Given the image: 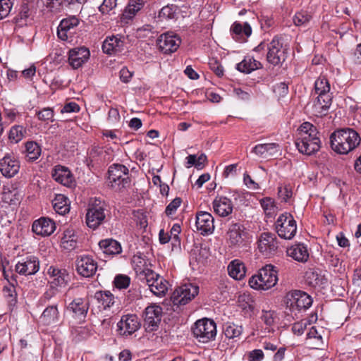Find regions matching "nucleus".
<instances>
[{"label":"nucleus","mask_w":361,"mask_h":361,"mask_svg":"<svg viewBox=\"0 0 361 361\" xmlns=\"http://www.w3.org/2000/svg\"><path fill=\"white\" fill-rule=\"evenodd\" d=\"M360 137L352 128H343L334 131L330 136L332 149L341 154H346L359 145Z\"/></svg>","instance_id":"f257e3e1"},{"label":"nucleus","mask_w":361,"mask_h":361,"mask_svg":"<svg viewBox=\"0 0 361 361\" xmlns=\"http://www.w3.org/2000/svg\"><path fill=\"white\" fill-rule=\"evenodd\" d=\"M277 281V271L275 267L267 264L261 269L257 274L249 279V285L255 290H268L274 287Z\"/></svg>","instance_id":"f03ea898"},{"label":"nucleus","mask_w":361,"mask_h":361,"mask_svg":"<svg viewBox=\"0 0 361 361\" xmlns=\"http://www.w3.org/2000/svg\"><path fill=\"white\" fill-rule=\"evenodd\" d=\"M107 185L115 191H121L130 185L128 169L120 164H114L108 170Z\"/></svg>","instance_id":"7ed1b4c3"},{"label":"nucleus","mask_w":361,"mask_h":361,"mask_svg":"<svg viewBox=\"0 0 361 361\" xmlns=\"http://www.w3.org/2000/svg\"><path fill=\"white\" fill-rule=\"evenodd\" d=\"M193 336L200 343H207L216 336V324L214 320L203 318L197 320L192 327Z\"/></svg>","instance_id":"20e7f679"},{"label":"nucleus","mask_w":361,"mask_h":361,"mask_svg":"<svg viewBox=\"0 0 361 361\" xmlns=\"http://www.w3.org/2000/svg\"><path fill=\"white\" fill-rule=\"evenodd\" d=\"M140 277L145 280L151 292L157 296H164L168 290V281L153 270L145 269L140 272Z\"/></svg>","instance_id":"39448f33"},{"label":"nucleus","mask_w":361,"mask_h":361,"mask_svg":"<svg viewBox=\"0 0 361 361\" xmlns=\"http://www.w3.org/2000/svg\"><path fill=\"white\" fill-rule=\"evenodd\" d=\"M267 61L273 66L281 64L288 56V47L284 44L279 37H274L267 45Z\"/></svg>","instance_id":"423d86ee"},{"label":"nucleus","mask_w":361,"mask_h":361,"mask_svg":"<svg viewBox=\"0 0 361 361\" xmlns=\"http://www.w3.org/2000/svg\"><path fill=\"white\" fill-rule=\"evenodd\" d=\"M106 207V204L98 199L90 205L86 214V224L89 228L95 229L104 222Z\"/></svg>","instance_id":"0eeeda50"},{"label":"nucleus","mask_w":361,"mask_h":361,"mask_svg":"<svg viewBox=\"0 0 361 361\" xmlns=\"http://www.w3.org/2000/svg\"><path fill=\"white\" fill-rule=\"evenodd\" d=\"M278 235L286 240L292 239L297 232V224L293 216L288 212L281 214L275 223Z\"/></svg>","instance_id":"6e6552de"},{"label":"nucleus","mask_w":361,"mask_h":361,"mask_svg":"<svg viewBox=\"0 0 361 361\" xmlns=\"http://www.w3.org/2000/svg\"><path fill=\"white\" fill-rule=\"evenodd\" d=\"M319 133H300L295 144L298 151L303 154L310 156L317 152L321 147V141L318 137Z\"/></svg>","instance_id":"1a4fd4ad"},{"label":"nucleus","mask_w":361,"mask_h":361,"mask_svg":"<svg viewBox=\"0 0 361 361\" xmlns=\"http://www.w3.org/2000/svg\"><path fill=\"white\" fill-rule=\"evenodd\" d=\"M284 303L291 311H300L308 309L312 304V299L305 292L296 290L286 295Z\"/></svg>","instance_id":"9d476101"},{"label":"nucleus","mask_w":361,"mask_h":361,"mask_svg":"<svg viewBox=\"0 0 361 361\" xmlns=\"http://www.w3.org/2000/svg\"><path fill=\"white\" fill-rule=\"evenodd\" d=\"M199 293V286L192 283H185L176 288L171 300L174 305H184L191 301Z\"/></svg>","instance_id":"9b49d317"},{"label":"nucleus","mask_w":361,"mask_h":361,"mask_svg":"<svg viewBox=\"0 0 361 361\" xmlns=\"http://www.w3.org/2000/svg\"><path fill=\"white\" fill-rule=\"evenodd\" d=\"M162 317V308L159 305H152L145 308L144 312V328L147 332H153L159 329Z\"/></svg>","instance_id":"f8f14e48"},{"label":"nucleus","mask_w":361,"mask_h":361,"mask_svg":"<svg viewBox=\"0 0 361 361\" xmlns=\"http://www.w3.org/2000/svg\"><path fill=\"white\" fill-rule=\"evenodd\" d=\"M227 235L230 247H241L247 238V233L244 226L240 223L230 224Z\"/></svg>","instance_id":"ddd939ff"},{"label":"nucleus","mask_w":361,"mask_h":361,"mask_svg":"<svg viewBox=\"0 0 361 361\" xmlns=\"http://www.w3.org/2000/svg\"><path fill=\"white\" fill-rule=\"evenodd\" d=\"M80 22V19L75 16H69L62 19L58 27V37L63 41L72 38Z\"/></svg>","instance_id":"4468645a"},{"label":"nucleus","mask_w":361,"mask_h":361,"mask_svg":"<svg viewBox=\"0 0 361 361\" xmlns=\"http://www.w3.org/2000/svg\"><path fill=\"white\" fill-rule=\"evenodd\" d=\"M76 271L83 277L92 276L97 270V263L90 255L80 256L75 261Z\"/></svg>","instance_id":"2eb2a0df"},{"label":"nucleus","mask_w":361,"mask_h":361,"mask_svg":"<svg viewBox=\"0 0 361 361\" xmlns=\"http://www.w3.org/2000/svg\"><path fill=\"white\" fill-rule=\"evenodd\" d=\"M181 43L180 38L173 33H164L157 39L159 49L164 54H171L177 51Z\"/></svg>","instance_id":"dca6fc26"},{"label":"nucleus","mask_w":361,"mask_h":361,"mask_svg":"<svg viewBox=\"0 0 361 361\" xmlns=\"http://www.w3.org/2000/svg\"><path fill=\"white\" fill-rule=\"evenodd\" d=\"M39 269V261L34 255H30L21 259L16 264L15 269L21 275L28 276L35 274Z\"/></svg>","instance_id":"f3484780"},{"label":"nucleus","mask_w":361,"mask_h":361,"mask_svg":"<svg viewBox=\"0 0 361 361\" xmlns=\"http://www.w3.org/2000/svg\"><path fill=\"white\" fill-rule=\"evenodd\" d=\"M214 222V219L210 213L203 211L197 212L195 226L202 235H207L213 233Z\"/></svg>","instance_id":"a211bd4d"},{"label":"nucleus","mask_w":361,"mask_h":361,"mask_svg":"<svg viewBox=\"0 0 361 361\" xmlns=\"http://www.w3.org/2000/svg\"><path fill=\"white\" fill-rule=\"evenodd\" d=\"M20 169V162L11 154L5 155L0 159V171L2 175L7 178L13 177Z\"/></svg>","instance_id":"6ab92c4d"},{"label":"nucleus","mask_w":361,"mask_h":361,"mask_svg":"<svg viewBox=\"0 0 361 361\" xmlns=\"http://www.w3.org/2000/svg\"><path fill=\"white\" fill-rule=\"evenodd\" d=\"M258 248L262 253L266 255L274 252L278 248L276 235L269 232L262 233L258 240Z\"/></svg>","instance_id":"aec40b11"},{"label":"nucleus","mask_w":361,"mask_h":361,"mask_svg":"<svg viewBox=\"0 0 361 361\" xmlns=\"http://www.w3.org/2000/svg\"><path fill=\"white\" fill-rule=\"evenodd\" d=\"M56 229L55 222L49 218L41 217L35 220L32 226V231L42 236H49L52 234Z\"/></svg>","instance_id":"412c9836"},{"label":"nucleus","mask_w":361,"mask_h":361,"mask_svg":"<svg viewBox=\"0 0 361 361\" xmlns=\"http://www.w3.org/2000/svg\"><path fill=\"white\" fill-rule=\"evenodd\" d=\"M121 334L130 335L140 326L138 318L135 314L124 315L117 324Z\"/></svg>","instance_id":"4be33fe9"},{"label":"nucleus","mask_w":361,"mask_h":361,"mask_svg":"<svg viewBox=\"0 0 361 361\" xmlns=\"http://www.w3.org/2000/svg\"><path fill=\"white\" fill-rule=\"evenodd\" d=\"M90 55L89 49L84 47L73 49L69 51V64L77 69L89 59Z\"/></svg>","instance_id":"5701e85b"},{"label":"nucleus","mask_w":361,"mask_h":361,"mask_svg":"<svg viewBox=\"0 0 361 361\" xmlns=\"http://www.w3.org/2000/svg\"><path fill=\"white\" fill-rule=\"evenodd\" d=\"M51 175L56 182L65 186L71 188L73 185V176L67 167L61 165L56 166L53 169Z\"/></svg>","instance_id":"b1692460"},{"label":"nucleus","mask_w":361,"mask_h":361,"mask_svg":"<svg viewBox=\"0 0 361 361\" xmlns=\"http://www.w3.org/2000/svg\"><path fill=\"white\" fill-rule=\"evenodd\" d=\"M47 274L53 278L51 281L54 286L64 287L70 281V276L68 271L65 269H59L55 267H50L48 269Z\"/></svg>","instance_id":"393cba45"},{"label":"nucleus","mask_w":361,"mask_h":361,"mask_svg":"<svg viewBox=\"0 0 361 361\" xmlns=\"http://www.w3.org/2000/svg\"><path fill=\"white\" fill-rule=\"evenodd\" d=\"M331 94L318 95L312 104V111L315 116H322L327 114L328 110L331 105Z\"/></svg>","instance_id":"a878e982"},{"label":"nucleus","mask_w":361,"mask_h":361,"mask_svg":"<svg viewBox=\"0 0 361 361\" xmlns=\"http://www.w3.org/2000/svg\"><path fill=\"white\" fill-rule=\"evenodd\" d=\"M213 208L216 214L226 217L233 212L232 201L226 197H216L213 201Z\"/></svg>","instance_id":"bb28decb"},{"label":"nucleus","mask_w":361,"mask_h":361,"mask_svg":"<svg viewBox=\"0 0 361 361\" xmlns=\"http://www.w3.org/2000/svg\"><path fill=\"white\" fill-rule=\"evenodd\" d=\"M145 2V0H129L127 6L121 14V22L128 23L143 8Z\"/></svg>","instance_id":"cd10ccee"},{"label":"nucleus","mask_w":361,"mask_h":361,"mask_svg":"<svg viewBox=\"0 0 361 361\" xmlns=\"http://www.w3.org/2000/svg\"><path fill=\"white\" fill-rule=\"evenodd\" d=\"M16 278V275H13L11 279H7L8 284L5 285L2 290L4 297L10 307H14L17 302V293L16 290V285L17 284Z\"/></svg>","instance_id":"c85d7f7f"},{"label":"nucleus","mask_w":361,"mask_h":361,"mask_svg":"<svg viewBox=\"0 0 361 361\" xmlns=\"http://www.w3.org/2000/svg\"><path fill=\"white\" fill-rule=\"evenodd\" d=\"M286 253L288 256L300 262H305L309 259L307 248L303 243L292 245L287 249Z\"/></svg>","instance_id":"c756f323"},{"label":"nucleus","mask_w":361,"mask_h":361,"mask_svg":"<svg viewBox=\"0 0 361 361\" xmlns=\"http://www.w3.org/2000/svg\"><path fill=\"white\" fill-rule=\"evenodd\" d=\"M231 32L233 39L240 42H243L245 41V37H248L251 35L252 28L247 23H245L242 25L238 22H235L231 27Z\"/></svg>","instance_id":"7c9ffc66"},{"label":"nucleus","mask_w":361,"mask_h":361,"mask_svg":"<svg viewBox=\"0 0 361 361\" xmlns=\"http://www.w3.org/2000/svg\"><path fill=\"white\" fill-rule=\"evenodd\" d=\"M68 311L72 312L74 316L78 318H85L89 310L88 302L82 298L74 299L67 307Z\"/></svg>","instance_id":"2f4dec72"},{"label":"nucleus","mask_w":361,"mask_h":361,"mask_svg":"<svg viewBox=\"0 0 361 361\" xmlns=\"http://www.w3.org/2000/svg\"><path fill=\"white\" fill-rule=\"evenodd\" d=\"M123 42L116 36L108 37L102 44V50L107 54H113L122 50Z\"/></svg>","instance_id":"473e14b6"},{"label":"nucleus","mask_w":361,"mask_h":361,"mask_svg":"<svg viewBox=\"0 0 361 361\" xmlns=\"http://www.w3.org/2000/svg\"><path fill=\"white\" fill-rule=\"evenodd\" d=\"M99 246L104 254L118 255L122 252V247L117 240L113 238H106L99 241Z\"/></svg>","instance_id":"72a5a7b5"},{"label":"nucleus","mask_w":361,"mask_h":361,"mask_svg":"<svg viewBox=\"0 0 361 361\" xmlns=\"http://www.w3.org/2000/svg\"><path fill=\"white\" fill-rule=\"evenodd\" d=\"M228 272L231 277L235 280L243 279L246 274L245 264L239 259L231 261L228 266Z\"/></svg>","instance_id":"f704fd0d"},{"label":"nucleus","mask_w":361,"mask_h":361,"mask_svg":"<svg viewBox=\"0 0 361 361\" xmlns=\"http://www.w3.org/2000/svg\"><path fill=\"white\" fill-rule=\"evenodd\" d=\"M279 147L276 143L259 144L253 147L252 152L259 157H267L276 154L279 152Z\"/></svg>","instance_id":"c9c22d12"},{"label":"nucleus","mask_w":361,"mask_h":361,"mask_svg":"<svg viewBox=\"0 0 361 361\" xmlns=\"http://www.w3.org/2000/svg\"><path fill=\"white\" fill-rule=\"evenodd\" d=\"M94 299L99 303V307L106 310L114 304V296L109 290H99L94 293Z\"/></svg>","instance_id":"e433bc0d"},{"label":"nucleus","mask_w":361,"mask_h":361,"mask_svg":"<svg viewBox=\"0 0 361 361\" xmlns=\"http://www.w3.org/2000/svg\"><path fill=\"white\" fill-rule=\"evenodd\" d=\"M59 312L57 304L49 305L41 315L42 322L47 325L56 323L59 321Z\"/></svg>","instance_id":"4c0bfd02"},{"label":"nucleus","mask_w":361,"mask_h":361,"mask_svg":"<svg viewBox=\"0 0 361 361\" xmlns=\"http://www.w3.org/2000/svg\"><path fill=\"white\" fill-rule=\"evenodd\" d=\"M238 306L247 317H251L255 312V303L250 295L243 294L238 297Z\"/></svg>","instance_id":"58836bf2"},{"label":"nucleus","mask_w":361,"mask_h":361,"mask_svg":"<svg viewBox=\"0 0 361 361\" xmlns=\"http://www.w3.org/2000/svg\"><path fill=\"white\" fill-rule=\"evenodd\" d=\"M223 331L227 338L236 341L242 335L243 327L233 322H227L223 326Z\"/></svg>","instance_id":"ea45409f"},{"label":"nucleus","mask_w":361,"mask_h":361,"mask_svg":"<svg viewBox=\"0 0 361 361\" xmlns=\"http://www.w3.org/2000/svg\"><path fill=\"white\" fill-rule=\"evenodd\" d=\"M54 210L59 214L64 215L70 210L69 200L62 194L56 195L52 201Z\"/></svg>","instance_id":"a19ab883"},{"label":"nucleus","mask_w":361,"mask_h":361,"mask_svg":"<svg viewBox=\"0 0 361 361\" xmlns=\"http://www.w3.org/2000/svg\"><path fill=\"white\" fill-rule=\"evenodd\" d=\"M260 68H262L261 63L251 57H245L236 66L237 70L244 73H250Z\"/></svg>","instance_id":"79ce46f5"},{"label":"nucleus","mask_w":361,"mask_h":361,"mask_svg":"<svg viewBox=\"0 0 361 361\" xmlns=\"http://www.w3.org/2000/svg\"><path fill=\"white\" fill-rule=\"evenodd\" d=\"M61 243L62 247L68 251L73 250L77 247V237L73 230L67 229L64 231Z\"/></svg>","instance_id":"37998d69"},{"label":"nucleus","mask_w":361,"mask_h":361,"mask_svg":"<svg viewBox=\"0 0 361 361\" xmlns=\"http://www.w3.org/2000/svg\"><path fill=\"white\" fill-rule=\"evenodd\" d=\"M26 157L30 161L37 160L41 154L40 146L34 141H28L25 143Z\"/></svg>","instance_id":"c03bdc74"},{"label":"nucleus","mask_w":361,"mask_h":361,"mask_svg":"<svg viewBox=\"0 0 361 361\" xmlns=\"http://www.w3.org/2000/svg\"><path fill=\"white\" fill-rule=\"evenodd\" d=\"M330 84L328 80L322 76L319 77L314 82V90L315 93L318 95L324 94H331L330 93Z\"/></svg>","instance_id":"a18cd8bd"},{"label":"nucleus","mask_w":361,"mask_h":361,"mask_svg":"<svg viewBox=\"0 0 361 361\" xmlns=\"http://www.w3.org/2000/svg\"><path fill=\"white\" fill-rule=\"evenodd\" d=\"M177 6L173 4H169L164 6L159 13V18L161 20L173 19L176 16Z\"/></svg>","instance_id":"49530a36"},{"label":"nucleus","mask_w":361,"mask_h":361,"mask_svg":"<svg viewBox=\"0 0 361 361\" xmlns=\"http://www.w3.org/2000/svg\"><path fill=\"white\" fill-rule=\"evenodd\" d=\"M260 204L267 216L271 217L276 211L274 201L270 197H265L260 200Z\"/></svg>","instance_id":"de8ad7c7"},{"label":"nucleus","mask_w":361,"mask_h":361,"mask_svg":"<svg viewBox=\"0 0 361 361\" xmlns=\"http://www.w3.org/2000/svg\"><path fill=\"white\" fill-rule=\"evenodd\" d=\"M311 20V14L305 11L297 12L293 19L296 26L306 25Z\"/></svg>","instance_id":"09e8293b"},{"label":"nucleus","mask_w":361,"mask_h":361,"mask_svg":"<svg viewBox=\"0 0 361 361\" xmlns=\"http://www.w3.org/2000/svg\"><path fill=\"white\" fill-rule=\"evenodd\" d=\"M307 281L312 286H322L326 282V279L316 271H309L306 274Z\"/></svg>","instance_id":"8fccbe9b"},{"label":"nucleus","mask_w":361,"mask_h":361,"mask_svg":"<svg viewBox=\"0 0 361 361\" xmlns=\"http://www.w3.org/2000/svg\"><path fill=\"white\" fill-rule=\"evenodd\" d=\"M118 0H103L102 4L99 6V12L103 15L115 13L114 10L116 9L118 3Z\"/></svg>","instance_id":"3c124183"},{"label":"nucleus","mask_w":361,"mask_h":361,"mask_svg":"<svg viewBox=\"0 0 361 361\" xmlns=\"http://www.w3.org/2000/svg\"><path fill=\"white\" fill-rule=\"evenodd\" d=\"M35 115L38 119L44 122L54 121V112L51 108L46 107L41 110L36 111Z\"/></svg>","instance_id":"603ef678"},{"label":"nucleus","mask_w":361,"mask_h":361,"mask_svg":"<svg viewBox=\"0 0 361 361\" xmlns=\"http://www.w3.org/2000/svg\"><path fill=\"white\" fill-rule=\"evenodd\" d=\"M102 147H99L97 146H93L90 149L88 155H89V160L91 163L94 164H101L102 163V157L103 152Z\"/></svg>","instance_id":"864d4df0"},{"label":"nucleus","mask_w":361,"mask_h":361,"mask_svg":"<svg viewBox=\"0 0 361 361\" xmlns=\"http://www.w3.org/2000/svg\"><path fill=\"white\" fill-rule=\"evenodd\" d=\"M9 139L16 143L23 137V128L20 126H13L9 132Z\"/></svg>","instance_id":"5fc2aeb1"},{"label":"nucleus","mask_w":361,"mask_h":361,"mask_svg":"<svg viewBox=\"0 0 361 361\" xmlns=\"http://www.w3.org/2000/svg\"><path fill=\"white\" fill-rule=\"evenodd\" d=\"M130 283V279L126 275H117L114 281V284L118 289L127 288Z\"/></svg>","instance_id":"6e6d98bb"},{"label":"nucleus","mask_w":361,"mask_h":361,"mask_svg":"<svg viewBox=\"0 0 361 361\" xmlns=\"http://www.w3.org/2000/svg\"><path fill=\"white\" fill-rule=\"evenodd\" d=\"M210 69L218 76L224 75V70L221 63L216 59H211L209 62Z\"/></svg>","instance_id":"4d7b16f0"},{"label":"nucleus","mask_w":361,"mask_h":361,"mask_svg":"<svg viewBox=\"0 0 361 361\" xmlns=\"http://www.w3.org/2000/svg\"><path fill=\"white\" fill-rule=\"evenodd\" d=\"M261 319L267 326H271L274 323L275 312L271 310H262Z\"/></svg>","instance_id":"13d9d810"},{"label":"nucleus","mask_w":361,"mask_h":361,"mask_svg":"<svg viewBox=\"0 0 361 361\" xmlns=\"http://www.w3.org/2000/svg\"><path fill=\"white\" fill-rule=\"evenodd\" d=\"M182 200L180 197H176L170 202L165 209V213L168 216H170L175 214L177 209L180 206Z\"/></svg>","instance_id":"bf43d9fd"},{"label":"nucleus","mask_w":361,"mask_h":361,"mask_svg":"<svg viewBox=\"0 0 361 361\" xmlns=\"http://www.w3.org/2000/svg\"><path fill=\"white\" fill-rule=\"evenodd\" d=\"M2 201L10 205L16 204L18 199L16 198V193L8 190L2 192Z\"/></svg>","instance_id":"052dcab7"},{"label":"nucleus","mask_w":361,"mask_h":361,"mask_svg":"<svg viewBox=\"0 0 361 361\" xmlns=\"http://www.w3.org/2000/svg\"><path fill=\"white\" fill-rule=\"evenodd\" d=\"M12 6L11 0H0V12L3 18L9 14Z\"/></svg>","instance_id":"680f3d73"},{"label":"nucleus","mask_w":361,"mask_h":361,"mask_svg":"<svg viewBox=\"0 0 361 361\" xmlns=\"http://www.w3.org/2000/svg\"><path fill=\"white\" fill-rule=\"evenodd\" d=\"M264 357V353L260 349H255L247 353L248 361H262Z\"/></svg>","instance_id":"e2e57ef3"},{"label":"nucleus","mask_w":361,"mask_h":361,"mask_svg":"<svg viewBox=\"0 0 361 361\" xmlns=\"http://www.w3.org/2000/svg\"><path fill=\"white\" fill-rule=\"evenodd\" d=\"M87 0H63V6L70 9H76L82 8V6Z\"/></svg>","instance_id":"0e129e2a"},{"label":"nucleus","mask_w":361,"mask_h":361,"mask_svg":"<svg viewBox=\"0 0 361 361\" xmlns=\"http://www.w3.org/2000/svg\"><path fill=\"white\" fill-rule=\"evenodd\" d=\"M319 133V132L317 130V128L314 126L312 123L309 122H305L303 123L300 127V132L299 135H300V133Z\"/></svg>","instance_id":"69168bd1"},{"label":"nucleus","mask_w":361,"mask_h":361,"mask_svg":"<svg viewBox=\"0 0 361 361\" xmlns=\"http://www.w3.org/2000/svg\"><path fill=\"white\" fill-rule=\"evenodd\" d=\"M274 92L280 97H284L288 92V85L285 82H279L274 86Z\"/></svg>","instance_id":"338daca9"},{"label":"nucleus","mask_w":361,"mask_h":361,"mask_svg":"<svg viewBox=\"0 0 361 361\" xmlns=\"http://www.w3.org/2000/svg\"><path fill=\"white\" fill-rule=\"evenodd\" d=\"M278 194L283 201L287 202L292 196V191L287 186L279 187Z\"/></svg>","instance_id":"774afa93"}]
</instances>
